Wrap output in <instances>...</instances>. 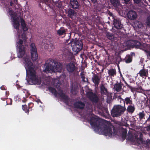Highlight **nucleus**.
<instances>
[{"mask_svg":"<svg viewBox=\"0 0 150 150\" xmlns=\"http://www.w3.org/2000/svg\"><path fill=\"white\" fill-rule=\"evenodd\" d=\"M25 67L26 71L27 76L26 79L28 82L31 84H38L40 83L38 79L35 70L34 69V66L29 58L25 59Z\"/></svg>","mask_w":150,"mask_h":150,"instance_id":"nucleus-1","label":"nucleus"},{"mask_svg":"<svg viewBox=\"0 0 150 150\" xmlns=\"http://www.w3.org/2000/svg\"><path fill=\"white\" fill-rule=\"evenodd\" d=\"M143 137L141 132H128L127 140L134 143L136 142L139 144H144L146 147H149L150 140L148 139L145 141L143 139Z\"/></svg>","mask_w":150,"mask_h":150,"instance_id":"nucleus-2","label":"nucleus"},{"mask_svg":"<svg viewBox=\"0 0 150 150\" xmlns=\"http://www.w3.org/2000/svg\"><path fill=\"white\" fill-rule=\"evenodd\" d=\"M47 64V72L52 73L56 72H60L62 68V65L53 60H49Z\"/></svg>","mask_w":150,"mask_h":150,"instance_id":"nucleus-3","label":"nucleus"},{"mask_svg":"<svg viewBox=\"0 0 150 150\" xmlns=\"http://www.w3.org/2000/svg\"><path fill=\"white\" fill-rule=\"evenodd\" d=\"M100 135H103L106 137H121L123 141L125 140L127 137V132H96Z\"/></svg>","mask_w":150,"mask_h":150,"instance_id":"nucleus-4","label":"nucleus"},{"mask_svg":"<svg viewBox=\"0 0 150 150\" xmlns=\"http://www.w3.org/2000/svg\"><path fill=\"white\" fill-rule=\"evenodd\" d=\"M69 45L71 46L73 51L76 52L80 51L82 48V42L80 40L72 39Z\"/></svg>","mask_w":150,"mask_h":150,"instance_id":"nucleus-5","label":"nucleus"},{"mask_svg":"<svg viewBox=\"0 0 150 150\" xmlns=\"http://www.w3.org/2000/svg\"><path fill=\"white\" fill-rule=\"evenodd\" d=\"M126 110L125 106L118 105L114 107L112 110L111 114L113 117H117L122 114Z\"/></svg>","mask_w":150,"mask_h":150,"instance_id":"nucleus-6","label":"nucleus"},{"mask_svg":"<svg viewBox=\"0 0 150 150\" xmlns=\"http://www.w3.org/2000/svg\"><path fill=\"white\" fill-rule=\"evenodd\" d=\"M9 13L10 14L12 15L11 19L13 20V26L15 29L17 30V32L18 33L20 26L19 21L18 18L16 16V13H13V11H10Z\"/></svg>","mask_w":150,"mask_h":150,"instance_id":"nucleus-7","label":"nucleus"},{"mask_svg":"<svg viewBox=\"0 0 150 150\" xmlns=\"http://www.w3.org/2000/svg\"><path fill=\"white\" fill-rule=\"evenodd\" d=\"M31 58L33 60L35 61L38 58L37 50L35 44L32 43L30 45Z\"/></svg>","mask_w":150,"mask_h":150,"instance_id":"nucleus-8","label":"nucleus"},{"mask_svg":"<svg viewBox=\"0 0 150 150\" xmlns=\"http://www.w3.org/2000/svg\"><path fill=\"white\" fill-rule=\"evenodd\" d=\"M125 44L126 46L129 47H135L136 48H138L141 45V43L139 42L132 40L127 41L125 43Z\"/></svg>","mask_w":150,"mask_h":150,"instance_id":"nucleus-9","label":"nucleus"},{"mask_svg":"<svg viewBox=\"0 0 150 150\" xmlns=\"http://www.w3.org/2000/svg\"><path fill=\"white\" fill-rule=\"evenodd\" d=\"M113 24L114 27L117 29H120L122 28V25L119 19L114 18Z\"/></svg>","mask_w":150,"mask_h":150,"instance_id":"nucleus-10","label":"nucleus"},{"mask_svg":"<svg viewBox=\"0 0 150 150\" xmlns=\"http://www.w3.org/2000/svg\"><path fill=\"white\" fill-rule=\"evenodd\" d=\"M127 16L129 19L135 20L137 18V15L135 11L132 10L128 12Z\"/></svg>","mask_w":150,"mask_h":150,"instance_id":"nucleus-11","label":"nucleus"},{"mask_svg":"<svg viewBox=\"0 0 150 150\" xmlns=\"http://www.w3.org/2000/svg\"><path fill=\"white\" fill-rule=\"evenodd\" d=\"M87 97L92 101L97 102L98 99L97 96L92 92H88L86 94Z\"/></svg>","mask_w":150,"mask_h":150,"instance_id":"nucleus-12","label":"nucleus"},{"mask_svg":"<svg viewBox=\"0 0 150 150\" xmlns=\"http://www.w3.org/2000/svg\"><path fill=\"white\" fill-rule=\"evenodd\" d=\"M78 89V84L76 82H74L71 84V91L74 95L76 93Z\"/></svg>","mask_w":150,"mask_h":150,"instance_id":"nucleus-13","label":"nucleus"},{"mask_svg":"<svg viewBox=\"0 0 150 150\" xmlns=\"http://www.w3.org/2000/svg\"><path fill=\"white\" fill-rule=\"evenodd\" d=\"M70 4L74 9H77L79 7V4L77 0H70Z\"/></svg>","mask_w":150,"mask_h":150,"instance_id":"nucleus-14","label":"nucleus"},{"mask_svg":"<svg viewBox=\"0 0 150 150\" xmlns=\"http://www.w3.org/2000/svg\"><path fill=\"white\" fill-rule=\"evenodd\" d=\"M67 69L69 72H72L75 70V66L73 63H70L67 66Z\"/></svg>","mask_w":150,"mask_h":150,"instance_id":"nucleus-15","label":"nucleus"},{"mask_svg":"<svg viewBox=\"0 0 150 150\" xmlns=\"http://www.w3.org/2000/svg\"><path fill=\"white\" fill-rule=\"evenodd\" d=\"M25 53V47L18 48V51L17 52V57L18 58H21L24 55Z\"/></svg>","mask_w":150,"mask_h":150,"instance_id":"nucleus-16","label":"nucleus"},{"mask_svg":"<svg viewBox=\"0 0 150 150\" xmlns=\"http://www.w3.org/2000/svg\"><path fill=\"white\" fill-rule=\"evenodd\" d=\"M100 92L103 95H107L108 91L105 85L103 84H101L100 86Z\"/></svg>","mask_w":150,"mask_h":150,"instance_id":"nucleus-17","label":"nucleus"},{"mask_svg":"<svg viewBox=\"0 0 150 150\" xmlns=\"http://www.w3.org/2000/svg\"><path fill=\"white\" fill-rule=\"evenodd\" d=\"M100 78L96 75H94L92 78L93 82L97 86L100 82Z\"/></svg>","mask_w":150,"mask_h":150,"instance_id":"nucleus-18","label":"nucleus"},{"mask_svg":"<svg viewBox=\"0 0 150 150\" xmlns=\"http://www.w3.org/2000/svg\"><path fill=\"white\" fill-rule=\"evenodd\" d=\"M74 105L76 108L80 109L83 108L85 105L83 103L80 101L76 102Z\"/></svg>","mask_w":150,"mask_h":150,"instance_id":"nucleus-19","label":"nucleus"},{"mask_svg":"<svg viewBox=\"0 0 150 150\" xmlns=\"http://www.w3.org/2000/svg\"><path fill=\"white\" fill-rule=\"evenodd\" d=\"M21 23L22 28L24 31H26L28 30L27 26L26 25L24 20L22 18L21 19Z\"/></svg>","mask_w":150,"mask_h":150,"instance_id":"nucleus-20","label":"nucleus"},{"mask_svg":"<svg viewBox=\"0 0 150 150\" xmlns=\"http://www.w3.org/2000/svg\"><path fill=\"white\" fill-rule=\"evenodd\" d=\"M111 4L115 7H117L120 5L119 0H110Z\"/></svg>","mask_w":150,"mask_h":150,"instance_id":"nucleus-21","label":"nucleus"},{"mask_svg":"<svg viewBox=\"0 0 150 150\" xmlns=\"http://www.w3.org/2000/svg\"><path fill=\"white\" fill-rule=\"evenodd\" d=\"M58 94L62 98L66 100H67L68 99V96L63 93L62 91H59L58 93Z\"/></svg>","mask_w":150,"mask_h":150,"instance_id":"nucleus-22","label":"nucleus"},{"mask_svg":"<svg viewBox=\"0 0 150 150\" xmlns=\"http://www.w3.org/2000/svg\"><path fill=\"white\" fill-rule=\"evenodd\" d=\"M76 12L73 10L70 9L69 10L68 13V16L72 18L74 16H76Z\"/></svg>","mask_w":150,"mask_h":150,"instance_id":"nucleus-23","label":"nucleus"},{"mask_svg":"<svg viewBox=\"0 0 150 150\" xmlns=\"http://www.w3.org/2000/svg\"><path fill=\"white\" fill-rule=\"evenodd\" d=\"M100 128H101L100 130H104L105 131H110L111 130L109 126H107V125L104 124L101 125Z\"/></svg>","mask_w":150,"mask_h":150,"instance_id":"nucleus-24","label":"nucleus"},{"mask_svg":"<svg viewBox=\"0 0 150 150\" xmlns=\"http://www.w3.org/2000/svg\"><path fill=\"white\" fill-rule=\"evenodd\" d=\"M114 88L117 91L119 92L122 89V86L120 83H117L115 84L114 86Z\"/></svg>","mask_w":150,"mask_h":150,"instance_id":"nucleus-25","label":"nucleus"},{"mask_svg":"<svg viewBox=\"0 0 150 150\" xmlns=\"http://www.w3.org/2000/svg\"><path fill=\"white\" fill-rule=\"evenodd\" d=\"M148 72L146 71L144 69H142L139 71L138 74H139L140 76L143 77L144 76H146Z\"/></svg>","mask_w":150,"mask_h":150,"instance_id":"nucleus-26","label":"nucleus"},{"mask_svg":"<svg viewBox=\"0 0 150 150\" xmlns=\"http://www.w3.org/2000/svg\"><path fill=\"white\" fill-rule=\"evenodd\" d=\"M125 101H124V106H125V103L128 105V104L131 105L132 103V102L131 100L130 99V98L127 97L125 98Z\"/></svg>","mask_w":150,"mask_h":150,"instance_id":"nucleus-27","label":"nucleus"},{"mask_svg":"<svg viewBox=\"0 0 150 150\" xmlns=\"http://www.w3.org/2000/svg\"><path fill=\"white\" fill-rule=\"evenodd\" d=\"M98 122L97 119L94 118H92L90 122L91 125L92 126L94 127L96 126V123Z\"/></svg>","mask_w":150,"mask_h":150,"instance_id":"nucleus-28","label":"nucleus"},{"mask_svg":"<svg viewBox=\"0 0 150 150\" xmlns=\"http://www.w3.org/2000/svg\"><path fill=\"white\" fill-rule=\"evenodd\" d=\"M52 83L57 88H58V87H59L60 85L59 81L58 79H55L54 80H52Z\"/></svg>","mask_w":150,"mask_h":150,"instance_id":"nucleus-29","label":"nucleus"},{"mask_svg":"<svg viewBox=\"0 0 150 150\" xmlns=\"http://www.w3.org/2000/svg\"><path fill=\"white\" fill-rule=\"evenodd\" d=\"M108 73L110 75L113 76L116 74V71L115 69H112L109 70Z\"/></svg>","mask_w":150,"mask_h":150,"instance_id":"nucleus-30","label":"nucleus"},{"mask_svg":"<svg viewBox=\"0 0 150 150\" xmlns=\"http://www.w3.org/2000/svg\"><path fill=\"white\" fill-rule=\"evenodd\" d=\"M134 109L135 108L134 106L129 105L128 107L127 110L129 112L132 113L134 111Z\"/></svg>","mask_w":150,"mask_h":150,"instance_id":"nucleus-31","label":"nucleus"},{"mask_svg":"<svg viewBox=\"0 0 150 150\" xmlns=\"http://www.w3.org/2000/svg\"><path fill=\"white\" fill-rule=\"evenodd\" d=\"M17 44L18 48H23V47L24 48V46L22 45L23 41L22 40L20 39L19 41L17 42Z\"/></svg>","mask_w":150,"mask_h":150,"instance_id":"nucleus-32","label":"nucleus"},{"mask_svg":"<svg viewBox=\"0 0 150 150\" xmlns=\"http://www.w3.org/2000/svg\"><path fill=\"white\" fill-rule=\"evenodd\" d=\"M65 32L66 30L65 29L62 28H60V29L57 31V33L59 35H61L64 33Z\"/></svg>","mask_w":150,"mask_h":150,"instance_id":"nucleus-33","label":"nucleus"},{"mask_svg":"<svg viewBox=\"0 0 150 150\" xmlns=\"http://www.w3.org/2000/svg\"><path fill=\"white\" fill-rule=\"evenodd\" d=\"M128 124H127V122L126 123V124L125 125V126H120V129L119 130L120 131H127V129L125 127H126V126H127Z\"/></svg>","mask_w":150,"mask_h":150,"instance_id":"nucleus-34","label":"nucleus"},{"mask_svg":"<svg viewBox=\"0 0 150 150\" xmlns=\"http://www.w3.org/2000/svg\"><path fill=\"white\" fill-rule=\"evenodd\" d=\"M49 91L51 92L52 93H53L54 95L56 96L57 95V92L56 91L55 89L54 88L52 87H50L49 88Z\"/></svg>","mask_w":150,"mask_h":150,"instance_id":"nucleus-35","label":"nucleus"},{"mask_svg":"<svg viewBox=\"0 0 150 150\" xmlns=\"http://www.w3.org/2000/svg\"><path fill=\"white\" fill-rule=\"evenodd\" d=\"M106 36L110 40L113 39L114 38V36L112 34L107 33L106 34Z\"/></svg>","mask_w":150,"mask_h":150,"instance_id":"nucleus-36","label":"nucleus"},{"mask_svg":"<svg viewBox=\"0 0 150 150\" xmlns=\"http://www.w3.org/2000/svg\"><path fill=\"white\" fill-rule=\"evenodd\" d=\"M81 78L82 79V80L84 82H87L88 81L87 79L85 77L84 74L83 72H81Z\"/></svg>","mask_w":150,"mask_h":150,"instance_id":"nucleus-37","label":"nucleus"},{"mask_svg":"<svg viewBox=\"0 0 150 150\" xmlns=\"http://www.w3.org/2000/svg\"><path fill=\"white\" fill-rule=\"evenodd\" d=\"M48 48L49 51H51L54 49V45L52 43L50 44L48 46Z\"/></svg>","mask_w":150,"mask_h":150,"instance_id":"nucleus-38","label":"nucleus"},{"mask_svg":"<svg viewBox=\"0 0 150 150\" xmlns=\"http://www.w3.org/2000/svg\"><path fill=\"white\" fill-rule=\"evenodd\" d=\"M125 60L126 63H129L132 62V58L128 56L127 57H126L125 59Z\"/></svg>","mask_w":150,"mask_h":150,"instance_id":"nucleus-39","label":"nucleus"},{"mask_svg":"<svg viewBox=\"0 0 150 150\" xmlns=\"http://www.w3.org/2000/svg\"><path fill=\"white\" fill-rule=\"evenodd\" d=\"M146 24L148 26L150 27V16L147 17Z\"/></svg>","mask_w":150,"mask_h":150,"instance_id":"nucleus-40","label":"nucleus"},{"mask_svg":"<svg viewBox=\"0 0 150 150\" xmlns=\"http://www.w3.org/2000/svg\"><path fill=\"white\" fill-rule=\"evenodd\" d=\"M139 117L140 119H142L143 118L144 116V112H141L139 113Z\"/></svg>","mask_w":150,"mask_h":150,"instance_id":"nucleus-41","label":"nucleus"},{"mask_svg":"<svg viewBox=\"0 0 150 150\" xmlns=\"http://www.w3.org/2000/svg\"><path fill=\"white\" fill-rule=\"evenodd\" d=\"M22 38L24 40H25L26 39V35L25 33H23L22 35Z\"/></svg>","mask_w":150,"mask_h":150,"instance_id":"nucleus-42","label":"nucleus"},{"mask_svg":"<svg viewBox=\"0 0 150 150\" xmlns=\"http://www.w3.org/2000/svg\"><path fill=\"white\" fill-rule=\"evenodd\" d=\"M145 51L146 53L147 56L148 57H150V52L149 51Z\"/></svg>","mask_w":150,"mask_h":150,"instance_id":"nucleus-43","label":"nucleus"},{"mask_svg":"<svg viewBox=\"0 0 150 150\" xmlns=\"http://www.w3.org/2000/svg\"><path fill=\"white\" fill-rule=\"evenodd\" d=\"M44 67H45V70H43V71L46 73V71H47L46 68H47V66L46 65H44Z\"/></svg>","mask_w":150,"mask_h":150,"instance_id":"nucleus-44","label":"nucleus"},{"mask_svg":"<svg viewBox=\"0 0 150 150\" xmlns=\"http://www.w3.org/2000/svg\"><path fill=\"white\" fill-rule=\"evenodd\" d=\"M135 2L137 3H138L140 2L141 0H133Z\"/></svg>","mask_w":150,"mask_h":150,"instance_id":"nucleus-45","label":"nucleus"},{"mask_svg":"<svg viewBox=\"0 0 150 150\" xmlns=\"http://www.w3.org/2000/svg\"><path fill=\"white\" fill-rule=\"evenodd\" d=\"M146 128L147 130H150V125L149 126H147Z\"/></svg>","mask_w":150,"mask_h":150,"instance_id":"nucleus-46","label":"nucleus"},{"mask_svg":"<svg viewBox=\"0 0 150 150\" xmlns=\"http://www.w3.org/2000/svg\"><path fill=\"white\" fill-rule=\"evenodd\" d=\"M124 1H125V3L126 4H127L128 2L130 1V0H124Z\"/></svg>","mask_w":150,"mask_h":150,"instance_id":"nucleus-47","label":"nucleus"},{"mask_svg":"<svg viewBox=\"0 0 150 150\" xmlns=\"http://www.w3.org/2000/svg\"><path fill=\"white\" fill-rule=\"evenodd\" d=\"M23 109L24 110H25L24 109V108H25L26 107H27V106L26 105H23Z\"/></svg>","mask_w":150,"mask_h":150,"instance_id":"nucleus-48","label":"nucleus"},{"mask_svg":"<svg viewBox=\"0 0 150 150\" xmlns=\"http://www.w3.org/2000/svg\"><path fill=\"white\" fill-rule=\"evenodd\" d=\"M93 2L95 3L96 2V0H91Z\"/></svg>","mask_w":150,"mask_h":150,"instance_id":"nucleus-49","label":"nucleus"},{"mask_svg":"<svg viewBox=\"0 0 150 150\" xmlns=\"http://www.w3.org/2000/svg\"><path fill=\"white\" fill-rule=\"evenodd\" d=\"M43 1L45 3H46L47 1V0H43Z\"/></svg>","mask_w":150,"mask_h":150,"instance_id":"nucleus-50","label":"nucleus"},{"mask_svg":"<svg viewBox=\"0 0 150 150\" xmlns=\"http://www.w3.org/2000/svg\"><path fill=\"white\" fill-rule=\"evenodd\" d=\"M29 110H27V111H25L26 112H28Z\"/></svg>","mask_w":150,"mask_h":150,"instance_id":"nucleus-51","label":"nucleus"},{"mask_svg":"<svg viewBox=\"0 0 150 150\" xmlns=\"http://www.w3.org/2000/svg\"><path fill=\"white\" fill-rule=\"evenodd\" d=\"M143 132V133H144V134H146V132Z\"/></svg>","mask_w":150,"mask_h":150,"instance_id":"nucleus-52","label":"nucleus"},{"mask_svg":"<svg viewBox=\"0 0 150 150\" xmlns=\"http://www.w3.org/2000/svg\"><path fill=\"white\" fill-rule=\"evenodd\" d=\"M49 78V79H50V77H47V80Z\"/></svg>","mask_w":150,"mask_h":150,"instance_id":"nucleus-53","label":"nucleus"}]
</instances>
